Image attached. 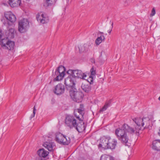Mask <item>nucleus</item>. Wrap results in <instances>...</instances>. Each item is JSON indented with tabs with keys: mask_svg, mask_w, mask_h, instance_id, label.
<instances>
[{
	"mask_svg": "<svg viewBox=\"0 0 160 160\" xmlns=\"http://www.w3.org/2000/svg\"><path fill=\"white\" fill-rule=\"evenodd\" d=\"M158 99H159V100L160 101V96L159 97Z\"/></svg>",
	"mask_w": 160,
	"mask_h": 160,
	"instance_id": "nucleus-38",
	"label": "nucleus"
},
{
	"mask_svg": "<svg viewBox=\"0 0 160 160\" xmlns=\"http://www.w3.org/2000/svg\"><path fill=\"white\" fill-rule=\"evenodd\" d=\"M21 3V0H9L8 1V4L12 8L19 6Z\"/></svg>",
	"mask_w": 160,
	"mask_h": 160,
	"instance_id": "nucleus-19",
	"label": "nucleus"
},
{
	"mask_svg": "<svg viewBox=\"0 0 160 160\" xmlns=\"http://www.w3.org/2000/svg\"><path fill=\"white\" fill-rule=\"evenodd\" d=\"M4 15L6 19L11 22H14L16 21V16L11 12H5Z\"/></svg>",
	"mask_w": 160,
	"mask_h": 160,
	"instance_id": "nucleus-13",
	"label": "nucleus"
},
{
	"mask_svg": "<svg viewBox=\"0 0 160 160\" xmlns=\"http://www.w3.org/2000/svg\"><path fill=\"white\" fill-rule=\"evenodd\" d=\"M112 31V29H111L110 31H108V32L110 33Z\"/></svg>",
	"mask_w": 160,
	"mask_h": 160,
	"instance_id": "nucleus-35",
	"label": "nucleus"
},
{
	"mask_svg": "<svg viewBox=\"0 0 160 160\" xmlns=\"http://www.w3.org/2000/svg\"><path fill=\"white\" fill-rule=\"evenodd\" d=\"M65 68L62 66H59L53 74L55 81L61 80L65 75Z\"/></svg>",
	"mask_w": 160,
	"mask_h": 160,
	"instance_id": "nucleus-4",
	"label": "nucleus"
},
{
	"mask_svg": "<svg viewBox=\"0 0 160 160\" xmlns=\"http://www.w3.org/2000/svg\"><path fill=\"white\" fill-rule=\"evenodd\" d=\"M65 121L67 126L70 128H72L76 126L78 120L76 119L73 116L68 115L66 117Z\"/></svg>",
	"mask_w": 160,
	"mask_h": 160,
	"instance_id": "nucleus-9",
	"label": "nucleus"
},
{
	"mask_svg": "<svg viewBox=\"0 0 160 160\" xmlns=\"http://www.w3.org/2000/svg\"><path fill=\"white\" fill-rule=\"evenodd\" d=\"M69 93L71 98L75 102H81L82 100L83 95L82 93L76 91L74 89H70Z\"/></svg>",
	"mask_w": 160,
	"mask_h": 160,
	"instance_id": "nucleus-5",
	"label": "nucleus"
},
{
	"mask_svg": "<svg viewBox=\"0 0 160 160\" xmlns=\"http://www.w3.org/2000/svg\"><path fill=\"white\" fill-rule=\"evenodd\" d=\"M136 124L138 126L140 130L143 129L149 128L151 121L148 117L141 118L137 117L132 119Z\"/></svg>",
	"mask_w": 160,
	"mask_h": 160,
	"instance_id": "nucleus-3",
	"label": "nucleus"
},
{
	"mask_svg": "<svg viewBox=\"0 0 160 160\" xmlns=\"http://www.w3.org/2000/svg\"><path fill=\"white\" fill-rule=\"evenodd\" d=\"M75 117L78 119V121L76 124V126H75L74 128L79 132L83 131L85 129V125L83 122V119L82 120H81L80 119L81 117L79 115H76Z\"/></svg>",
	"mask_w": 160,
	"mask_h": 160,
	"instance_id": "nucleus-11",
	"label": "nucleus"
},
{
	"mask_svg": "<svg viewBox=\"0 0 160 160\" xmlns=\"http://www.w3.org/2000/svg\"><path fill=\"white\" fill-rule=\"evenodd\" d=\"M152 148L157 151L160 150V140H156L152 142Z\"/></svg>",
	"mask_w": 160,
	"mask_h": 160,
	"instance_id": "nucleus-22",
	"label": "nucleus"
},
{
	"mask_svg": "<svg viewBox=\"0 0 160 160\" xmlns=\"http://www.w3.org/2000/svg\"><path fill=\"white\" fill-rule=\"evenodd\" d=\"M56 140L58 143L64 145H68L70 142V138L65 136L60 133L56 134Z\"/></svg>",
	"mask_w": 160,
	"mask_h": 160,
	"instance_id": "nucleus-8",
	"label": "nucleus"
},
{
	"mask_svg": "<svg viewBox=\"0 0 160 160\" xmlns=\"http://www.w3.org/2000/svg\"><path fill=\"white\" fill-rule=\"evenodd\" d=\"M90 84V83L88 84V82L87 83H83L82 84L81 88L85 92H88L90 91L91 89Z\"/></svg>",
	"mask_w": 160,
	"mask_h": 160,
	"instance_id": "nucleus-20",
	"label": "nucleus"
},
{
	"mask_svg": "<svg viewBox=\"0 0 160 160\" xmlns=\"http://www.w3.org/2000/svg\"><path fill=\"white\" fill-rule=\"evenodd\" d=\"M43 146L49 151H52L55 145L53 142L51 141H49L45 142L43 144Z\"/></svg>",
	"mask_w": 160,
	"mask_h": 160,
	"instance_id": "nucleus-17",
	"label": "nucleus"
},
{
	"mask_svg": "<svg viewBox=\"0 0 160 160\" xmlns=\"http://www.w3.org/2000/svg\"><path fill=\"white\" fill-rule=\"evenodd\" d=\"M110 105V102H108L106 103L103 107L100 110V112H102L106 110L107 108L109 107Z\"/></svg>",
	"mask_w": 160,
	"mask_h": 160,
	"instance_id": "nucleus-27",
	"label": "nucleus"
},
{
	"mask_svg": "<svg viewBox=\"0 0 160 160\" xmlns=\"http://www.w3.org/2000/svg\"><path fill=\"white\" fill-rule=\"evenodd\" d=\"M155 13H156L155 10V8H153L152 10L151 13L150 14V16H153L155 15Z\"/></svg>",
	"mask_w": 160,
	"mask_h": 160,
	"instance_id": "nucleus-29",
	"label": "nucleus"
},
{
	"mask_svg": "<svg viewBox=\"0 0 160 160\" xmlns=\"http://www.w3.org/2000/svg\"><path fill=\"white\" fill-rule=\"evenodd\" d=\"M2 4L4 5L5 6H8V5L7 3H2Z\"/></svg>",
	"mask_w": 160,
	"mask_h": 160,
	"instance_id": "nucleus-31",
	"label": "nucleus"
},
{
	"mask_svg": "<svg viewBox=\"0 0 160 160\" xmlns=\"http://www.w3.org/2000/svg\"><path fill=\"white\" fill-rule=\"evenodd\" d=\"M46 2L48 6H50L52 4V1L50 0H46Z\"/></svg>",
	"mask_w": 160,
	"mask_h": 160,
	"instance_id": "nucleus-30",
	"label": "nucleus"
},
{
	"mask_svg": "<svg viewBox=\"0 0 160 160\" xmlns=\"http://www.w3.org/2000/svg\"><path fill=\"white\" fill-rule=\"evenodd\" d=\"M36 111V109L35 108V106H34L33 107V113L31 115L30 117V119H31L32 118L34 117Z\"/></svg>",
	"mask_w": 160,
	"mask_h": 160,
	"instance_id": "nucleus-28",
	"label": "nucleus"
},
{
	"mask_svg": "<svg viewBox=\"0 0 160 160\" xmlns=\"http://www.w3.org/2000/svg\"><path fill=\"white\" fill-rule=\"evenodd\" d=\"M100 160H114V159L111 156L104 154L101 156Z\"/></svg>",
	"mask_w": 160,
	"mask_h": 160,
	"instance_id": "nucleus-26",
	"label": "nucleus"
},
{
	"mask_svg": "<svg viewBox=\"0 0 160 160\" xmlns=\"http://www.w3.org/2000/svg\"><path fill=\"white\" fill-rule=\"evenodd\" d=\"M99 33H100V34H101V35H102V34H104L103 32H100Z\"/></svg>",
	"mask_w": 160,
	"mask_h": 160,
	"instance_id": "nucleus-34",
	"label": "nucleus"
},
{
	"mask_svg": "<svg viewBox=\"0 0 160 160\" xmlns=\"http://www.w3.org/2000/svg\"><path fill=\"white\" fill-rule=\"evenodd\" d=\"M90 46L89 44H87L81 45L78 47L79 52L81 53L88 51Z\"/></svg>",
	"mask_w": 160,
	"mask_h": 160,
	"instance_id": "nucleus-21",
	"label": "nucleus"
},
{
	"mask_svg": "<svg viewBox=\"0 0 160 160\" xmlns=\"http://www.w3.org/2000/svg\"><path fill=\"white\" fill-rule=\"evenodd\" d=\"M109 137H103L101 140L100 143L99 145V147H102L104 149H107L108 148V142Z\"/></svg>",
	"mask_w": 160,
	"mask_h": 160,
	"instance_id": "nucleus-15",
	"label": "nucleus"
},
{
	"mask_svg": "<svg viewBox=\"0 0 160 160\" xmlns=\"http://www.w3.org/2000/svg\"><path fill=\"white\" fill-rule=\"evenodd\" d=\"M29 27V22L27 19H23L19 22L18 29L21 33L25 32Z\"/></svg>",
	"mask_w": 160,
	"mask_h": 160,
	"instance_id": "nucleus-10",
	"label": "nucleus"
},
{
	"mask_svg": "<svg viewBox=\"0 0 160 160\" xmlns=\"http://www.w3.org/2000/svg\"><path fill=\"white\" fill-rule=\"evenodd\" d=\"M113 22L112 23V27H113Z\"/></svg>",
	"mask_w": 160,
	"mask_h": 160,
	"instance_id": "nucleus-37",
	"label": "nucleus"
},
{
	"mask_svg": "<svg viewBox=\"0 0 160 160\" xmlns=\"http://www.w3.org/2000/svg\"><path fill=\"white\" fill-rule=\"evenodd\" d=\"M64 82L66 85L68 87V88H70L69 90L70 89L72 90L75 89L74 87L77 82L75 78L72 74H71L65 78Z\"/></svg>",
	"mask_w": 160,
	"mask_h": 160,
	"instance_id": "nucleus-6",
	"label": "nucleus"
},
{
	"mask_svg": "<svg viewBox=\"0 0 160 160\" xmlns=\"http://www.w3.org/2000/svg\"><path fill=\"white\" fill-rule=\"evenodd\" d=\"M105 38L104 36L102 35L98 37L96 40L95 42L97 45H99L102 41H104Z\"/></svg>",
	"mask_w": 160,
	"mask_h": 160,
	"instance_id": "nucleus-24",
	"label": "nucleus"
},
{
	"mask_svg": "<svg viewBox=\"0 0 160 160\" xmlns=\"http://www.w3.org/2000/svg\"><path fill=\"white\" fill-rule=\"evenodd\" d=\"M15 33V30L12 28L10 29L6 32L5 35L6 37L2 38L0 41V44L2 48L9 50L14 48V42L9 39L14 38Z\"/></svg>",
	"mask_w": 160,
	"mask_h": 160,
	"instance_id": "nucleus-2",
	"label": "nucleus"
},
{
	"mask_svg": "<svg viewBox=\"0 0 160 160\" xmlns=\"http://www.w3.org/2000/svg\"><path fill=\"white\" fill-rule=\"evenodd\" d=\"M8 24L9 25H10V24H9V23H8Z\"/></svg>",
	"mask_w": 160,
	"mask_h": 160,
	"instance_id": "nucleus-39",
	"label": "nucleus"
},
{
	"mask_svg": "<svg viewBox=\"0 0 160 160\" xmlns=\"http://www.w3.org/2000/svg\"><path fill=\"white\" fill-rule=\"evenodd\" d=\"M77 112L79 113V115H78L81 117L80 119L81 120L84 119L83 115L84 114V112L83 105L80 104L79 108L76 109L74 110V113L75 116H76V115H77L76 114V112Z\"/></svg>",
	"mask_w": 160,
	"mask_h": 160,
	"instance_id": "nucleus-16",
	"label": "nucleus"
},
{
	"mask_svg": "<svg viewBox=\"0 0 160 160\" xmlns=\"http://www.w3.org/2000/svg\"><path fill=\"white\" fill-rule=\"evenodd\" d=\"M48 152L45 150L43 148L39 149L37 152V154L40 157H45L48 155Z\"/></svg>",
	"mask_w": 160,
	"mask_h": 160,
	"instance_id": "nucleus-23",
	"label": "nucleus"
},
{
	"mask_svg": "<svg viewBox=\"0 0 160 160\" xmlns=\"http://www.w3.org/2000/svg\"><path fill=\"white\" fill-rule=\"evenodd\" d=\"M90 72L91 73V75L90 76V78L91 79H90V84L92 83L93 82V78L95 77V75L96 74V70L95 68L93 67H92L91 70Z\"/></svg>",
	"mask_w": 160,
	"mask_h": 160,
	"instance_id": "nucleus-25",
	"label": "nucleus"
},
{
	"mask_svg": "<svg viewBox=\"0 0 160 160\" xmlns=\"http://www.w3.org/2000/svg\"><path fill=\"white\" fill-rule=\"evenodd\" d=\"M140 129L138 125L134 128L131 127L126 124H124L121 128H118L115 130V134L118 139L122 143L125 145H128L127 143L128 140L126 132L133 135L134 133L137 134L139 133Z\"/></svg>",
	"mask_w": 160,
	"mask_h": 160,
	"instance_id": "nucleus-1",
	"label": "nucleus"
},
{
	"mask_svg": "<svg viewBox=\"0 0 160 160\" xmlns=\"http://www.w3.org/2000/svg\"><path fill=\"white\" fill-rule=\"evenodd\" d=\"M37 19L38 22L42 24L46 23L48 21V17L46 16V15L43 13L41 15L40 14L37 15Z\"/></svg>",
	"mask_w": 160,
	"mask_h": 160,
	"instance_id": "nucleus-14",
	"label": "nucleus"
},
{
	"mask_svg": "<svg viewBox=\"0 0 160 160\" xmlns=\"http://www.w3.org/2000/svg\"><path fill=\"white\" fill-rule=\"evenodd\" d=\"M64 90V85L61 83L58 84L55 87L53 92L56 94L59 95L63 93Z\"/></svg>",
	"mask_w": 160,
	"mask_h": 160,
	"instance_id": "nucleus-12",
	"label": "nucleus"
},
{
	"mask_svg": "<svg viewBox=\"0 0 160 160\" xmlns=\"http://www.w3.org/2000/svg\"><path fill=\"white\" fill-rule=\"evenodd\" d=\"M117 143V142L116 140L111 139L109 138L108 143V149L109 148L112 149H115Z\"/></svg>",
	"mask_w": 160,
	"mask_h": 160,
	"instance_id": "nucleus-18",
	"label": "nucleus"
},
{
	"mask_svg": "<svg viewBox=\"0 0 160 160\" xmlns=\"http://www.w3.org/2000/svg\"><path fill=\"white\" fill-rule=\"evenodd\" d=\"M3 23L4 24V25H5L6 24V23L5 22H3Z\"/></svg>",
	"mask_w": 160,
	"mask_h": 160,
	"instance_id": "nucleus-36",
	"label": "nucleus"
},
{
	"mask_svg": "<svg viewBox=\"0 0 160 160\" xmlns=\"http://www.w3.org/2000/svg\"><path fill=\"white\" fill-rule=\"evenodd\" d=\"M158 134L160 136V128H159V131L158 132Z\"/></svg>",
	"mask_w": 160,
	"mask_h": 160,
	"instance_id": "nucleus-32",
	"label": "nucleus"
},
{
	"mask_svg": "<svg viewBox=\"0 0 160 160\" xmlns=\"http://www.w3.org/2000/svg\"><path fill=\"white\" fill-rule=\"evenodd\" d=\"M103 53H104V52H103L102 51L101 53V55H100V57H101L102 56V54Z\"/></svg>",
	"mask_w": 160,
	"mask_h": 160,
	"instance_id": "nucleus-33",
	"label": "nucleus"
},
{
	"mask_svg": "<svg viewBox=\"0 0 160 160\" xmlns=\"http://www.w3.org/2000/svg\"><path fill=\"white\" fill-rule=\"evenodd\" d=\"M67 72L70 74H72L75 78L77 80L79 78L80 80L81 79H85V78L87 77V75L85 73L83 72L81 70H69Z\"/></svg>",
	"mask_w": 160,
	"mask_h": 160,
	"instance_id": "nucleus-7",
	"label": "nucleus"
}]
</instances>
